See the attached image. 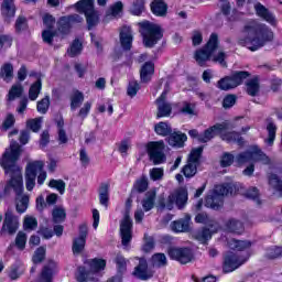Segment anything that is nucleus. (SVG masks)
I'll list each match as a JSON object with an SVG mask.
<instances>
[{
	"label": "nucleus",
	"mask_w": 282,
	"mask_h": 282,
	"mask_svg": "<svg viewBox=\"0 0 282 282\" xmlns=\"http://www.w3.org/2000/svg\"><path fill=\"white\" fill-rule=\"evenodd\" d=\"M55 269L56 263L54 261H51L47 264H45L36 282H53Z\"/></svg>",
	"instance_id": "obj_26"
},
{
	"label": "nucleus",
	"mask_w": 282,
	"mask_h": 282,
	"mask_svg": "<svg viewBox=\"0 0 282 282\" xmlns=\"http://www.w3.org/2000/svg\"><path fill=\"white\" fill-rule=\"evenodd\" d=\"M88 235V227L83 223V225L79 226V236L77 238H74L73 242V251L74 253H80L83 251L85 245H86V238Z\"/></svg>",
	"instance_id": "obj_18"
},
{
	"label": "nucleus",
	"mask_w": 282,
	"mask_h": 282,
	"mask_svg": "<svg viewBox=\"0 0 282 282\" xmlns=\"http://www.w3.org/2000/svg\"><path fill=\"white\" fill-rule=\"evenodd\" d=\"M167 89L162 91L161 96L156 99L158 102V118H162L164 116H170L172 110L171 102L166 100Z\"/></svg>",
	"instance_id": "obj_20"
},
{
	"label": "nucleus",
	"mask_w": 282,
	"mask_h": 282,
	"mask_svg": "<svg viewBox=\"0 0 282 282\" xmlns=\"http://www.w3.org/2000/svg\"><path fill=\"white\" fill-rule=\"evenodd\" d=\"M259 87V78H250L247 83V93L250 94V96H257Z\"/></svg>",
	"instance_id": "obj_43"
},
{
	"label": "nucleus",
	"mask_w": 282,
	"mask_h": 282,
	"mask_svg": "<svg viewBox=\"0 0 282 282\" xmlns=\"http://www.w3.org/2000/svg\"><path fill=\"white\" fill-rule=\"evenodd\" d=\"M237 186L235 184H223L215 186L210 191L205 199V206L212 208L213 210H219L224 206L225 195H234L236 193Z\"/></svg>",
	"instance_id": "obj_6"
},
{
	"label": "nucleus",
	"mask_w": 282,
	"mask_h": 282,
	"mask_svg": "<svg viewBox=\"0 0 282 282\" xmlns=\"http://www.w3.org/2000/svg\"><path fill=\"white\" fill-rule=\"evenodd\" d=\"M187 202L188 191L181 187L173 191V193H171V195L167 197L166 202H161V207L167 208V210H173L174 205H176L177 208L182 209L184 206H186Z\"/></svg>",
	"instance_id": "obj_9"
},
{
	"label": "nucleus",
	"mask_w": 282,
	"mask_h": 282,
	"mask_svg": "<svg viewBox=\"0 0 282 282\" xmlns=\"http://www.w3.org/2000/svg\"><path fill=\"white\" fill-rule=\"evenodd\" d=\"M133 34L130 26H123L120 33V44L124 51L132 48Z\"/></svg>",
	"instance_id": "obj_25"
},
{
	"label": "nucleus",
	"mask_w": 282,
	"mask_h": 282,
	"mask_svg": "<svg viewBox=\"0 0 282 282\" xmlns=\"http://www.w3.org/2000/svg\"><path fill=\"white\" fill-rule=\"evenodd\" d=\"M219 44V39L217 33H212L206 46L204 48H199L194 53V59L198 63V65H206L208 59H212L215 63H219L223 67H226V53L219 52L215 55V51H217Z\"/></svg>",
	"instance_id": "obj_4"
},
{
	"label": "nucleus",
	"mask_w": 282,
	"mask_h": 282,
	"mask_svg": "<svg viewBox=\"0 0 282 282\" xmlns=\"http://www.w3.org/2000/svg\"><path fill=\"white\" fill-rule=\"evenodd\" d=\"M50 188H55L61 195L66 191V183L64 180H51L48 183Z\"/></svg>",
	"instance_id": "obj_46"
},
{
	"label": "nucleus",
	"mask_w": 282,
	"mask_h": 282,
	"mask_svg": "<svg viewBox=\"0 0 282 282\" xmlns=\"http://www.w3.org/2000/svg\"><path fill=\"white\" fill-rule=\"evenodd\" d=\"M230 129H232V124H230V122H221L213 124V127L206 129L204 133H198L197 129H191L188 134L191 138H197L199 142H209V140L220 133L223 140H227V142H237L238 144H243V138H241L240 133L230 131Z\"/></svg>",
	"instance_id": "obj_3"
},
{
	"label": "nucleus",
	"mask_w": 282,
	"mask_h": 282,
	"mask_svg": "<svg viewBox=\"0 0 282 282\" xmlns=\"http://www.w3.org/2000/svg\"><path fill=\"white\" fill-rule=\"evenodd\" d=\"M50 104H51L50 96H45L44 98L37 101V105H36L37 111L40 113H46L50 109Z\"/></svg>",
	"instance_id": "obj_49"
},
{
	"label": "nucleus",
	"mask_w": 282,
	"mask_h": 282,
	"mask_svg": "<svg viewBox=\"0 0 282 282\" xmlns=\"http://www.w3.org/2000/svg\"><path fill=\"white\" fill-rule=\"evenodd\" d=\"M141 35L143 36V44L147 47L152 48L163 37L161 28L158 24L151 22H141Z\"/></svg>",
	"instance_id": "obj_8"
},
{
	"label": "nucleus",
	"mask_w": 282,
	"mask_h": 282,
	"mask_svg": "<svg viewBox=\"0 0 282 282\" xmlns=\"http://www.w3.org/2000/svg\"><path fill=\"white\" fill-rule=\"evenodd\" d=\"M13 66L12 64H3V66L0 69V76L3 78V80H11L13 78Z\"/></svg>",
	"instance_id": "obj_40"
},
{
	"label": "nucleus",
	"mask_w": 282,
	"mask_h": 282,
	"mask_svg": "<svg viewBox=\"0 0 282 282\" xmlns=\"http://www.w3.org/2000/svg\"><path fill=\"white\" fill-rule=\"evenodd\" d=\"M163 175H164V169L155 167V169H151L150 171L151 180H153L154 182H156L158 180H162Z\"/></svg>",
	"instance_id": "obj_64"
},
{
	"label": "nucleus",
	"mask_w": 282,
	"mask_h": 282,
	"mask_svg": "<svg viewBox=\"0 0 282 282\" xmlns=\"http://www.w3.org/2000/svg\"><path fill=\"white\" fill-rule=\"evenodd\" d=\"M21 155V145L19 142L11 141L10 149H6L0 162L6 173H9L11 176L10 182L6 186V191H9L12 187L18 197H17V210L18 213H25L30 203L28 195H23V176L21 167L17 165V161Z\"/></svg>",
	"instance_id": "obj_1"
},
{
	"label": "nucleus",
	"mask_w": 282,
	"mask_h": 282,
	"mask_svg": "<svg viewBox=\"0 0 282 282\" xmlns=\"http://www.w3.org/2000/svg\"><path fill=\"white\" fill-rule=\"evenodd\" d=\"M248 258H241L240 256H237L234 251H229L225 256V262L223 265V270L226 273H230L231 271H235L238 269V267H241L243 262H247Z\"/></svg>",
	"instance_id": "obj_16"
},
{
	"label": "nucleus",
	"mask_w": 282,
	"mask_h": 282,
	"mask_svg": "<svg viewBox=\"0 0 282 282\" xmlns=\"http://www.w3.org/2000/svg\"><path fill=\"white\" fill-rule=\"evenodd\" d=\"M147 149L150 160H152L154 164H163L166 162V155L164 153L165 144L163 140L148 142Z\"/></svg>",
	"instance_id": "obj_12"
},
{
	"label": "nucleus",
	"mask_w": 282,
	"mask_h": 282,
	"mask_svg": "<svg viewBox=\"0 0 282 282\" xmlns=\"http://www.w3.org/2000/svg\"><path fill=\"white\" fill-rule=\"evenodd\" d=\"M226 228L229 232H235L236 235H241L245 230L243 223L237 220V218H229L226 223Z\"/></svg>",
	"instance_id": "obj_29"
},
{
	"label": "nucleus",
	"mask_w": 282,
	"mask_h": 282,
	"mask_svg": "<svg viewBox=\"0 0 282 282\" xmlns=\"http://www.w3.org/2000/svg\"><path fill=\"white\" fill-rule=\"evenodd\" d=\"M12 46V37L10 35H0V52Z\"/></svg>",
	"instance_id": "obj_59"
},
{
	"label": "nucleus",
	"mask_w": 282,
	"mask_h": 282,
	"mask_svg": "<svg viewBox=\"0 0 282 282\" xmlns=\"http://www.w3.org/2000/svg\"><path fill=\"white\" fill-rule=\"evenodd\" d=\"M122 2H116L115 4H112V7H110V9H108L106 15L107 18H117L118 15H120V13H122Z\"/></svg>",
	"instance_id": "obj_47"
},
{
	"label": "nucleus",
	"mask_w": 282,
	"mask_h": 282,
	"mask_svg": "<svg viewBox=\"0 0 282 282\" xmlns=\"http://www.w3.org/2000/svg\"><path fill=\"white\" fill-rule=\"evenodd\" d=\"M133 220L128 213L120 223V235L123 247L128 248L132 240Z\"/></svg>",
	"instance_id": "obj_15"
},
{
	"label": "nucleus",
	"mask_w": 282,
	"mask_h": 282,
	"mask_svg": "<svg viewBox=\"0 0 282 282\" xmlns=\"http://www.w3.org/2000/svg\"><path fill=\"white\" fill-rule=\"evenodd\" d=\"M82 15L74 14V15H68L59 19V31L62 33H68V31L72 29V24L75 22H83Z\"/></svg>",
	"instance_id": "obj_24"
},
{
	"label": "nucleus",
	"mask_w": 282,
	"mask_h": 282,
	"mask_svg": "<svg viewBox=\"0 0 282 282\" xmlns=\"http://www.w3.org/2000/svg\"><path fill=\"white\" fill-rule=\"evenodd\" d=\"M151 9L154 15H166L167 13V4L164 0H154L151 3Z\"/></svg>",
	"instance_id": "obj_30"
},
{
	"label": "nucleus",
	"mask_w": 282,
	"mask_h": 282,
	"mask_svg": "<svg viewBox=\"0 0 282 282\" xmlns=\"http://www.w3.org/2000/svg\"><path fill=\"white\" fill-rule=\"evenodd\" d=\"M155 129V133H158V135H169L172 131V127L171 124H169L167 122H158L154 127Z\"/></svg>",
	"instance_id": "obj_41"
},
{
	"label": "nucleus",
	"mask_w": 282,
	"mask_h": 282,
	"mask_svg": "<svg viewBox=\"0 0 282 282\" xmlns=\"http://www.w3.org/2000/svg\"><path fill=\"white\" fill-rule=\"evenodd\" d=\"M254 10H256V13L259 18H261L262 20H264L265 22H268L272 26L276 25L275 15H273V13H271V11H269V9H267V7L261 4V2H257L254 4Z\"/></svg>",
	"instance_id": "obj_21"
},
{
	"label": "nucleus",
	"mask_w": 282,
	"mask_h": 282,
	"mask_svg": "<svg viewBox=\"0 0 282 282\" xmlns=\"http://www.w3.org/2000/svg\"><path fill=\"white\" fill-rule=\"evenodd\" d=\"M246 197H248V199H253L254 202H257V204H261V202L259 199V189L256 187L249 188L246 192Z\"/></svg>",
	"instance_id": "obj_63"
},
{
	"label": "nucleus",
	"mask_w": 282,
	"mask_h": 282,
	"mask_svg": "<svg viewBox=\"0 0 282 282\" xmlns=\"http://www.w3.org/2000/svg\"><path fill=\"white\" fill-rule=\"evenodd\" d=\"M55 35H56L55 29L45 28V30L42 33L43 42H45L46 44H53V39L55 37Z\"/></svg>",
	"instance_id": "obj_52"
},
{
	"label": "nucleus",
	"mask_w": 282,
	"mask_h": 282,
	"mask_svg": "<svg viewBox=\"0 0 282 282\" xmlns=\"http://www.w3.org/2000/svg\"><path fill=\"white\" fill-rule=\"evenodd\" d=\"M76 9L79 13H84L86 15L89 30L98 24L99 15L94 9V0H79V2L76 3Z\"/></svg>",
	"instance_id": "obj_10"
},
{
	"label": "nucleus",
	"mask_w": 282,
	"mask_h": 282,
	"mask_svg": "<svg viewBox=\"0 0 282 282\" xmlns=\"http://www.w3.org/2000/svg\"><path fill=\"white\" fill-rule=\"evenodd\" d=\"M1 11H2V15H6V18H14L15 15L14 0H3Z\"/></svg>",
	"instance_id": "obj_33"
},
{
	"label": "nucleus",
	"mask_w": 282,
	"mask_h": 282,
	"mask_svg": "<svg viewBox=\"0 0 282 282\" xmlns=\"http://www.w3.org/2000/svg\"><path fill=\"white\" fill-rule=\"evenodd\" d=\"M52 217L54 224H62V221H65L66 219V213L64 208L56 207L52 212Z\"/></svg>",
	"instance_id": "obj_44"
},
{
	"label": "nucleus",
	"mask_w": 282,
	"mask_h": 282,
	"mask_svg": "<svg viewBox=\"0 0 282 282\" xmlns=\"http://www.w3.org/2000/svg\"><path fill=\"white\" fill-rule=\"evenodd\" d=\"M21 94H23V85H21V83L12 85L8 94V100H14L15 98H19Z\"/></svg>",
	"instance_id": "obj_45"
},
{
	"label": "nucleus",
	"mask_w": 282,
	"mask_h": 282,
	"mask_svg": "<svg viewBox=\"0 0 282 282\" xmlns=\"http://www.w3.org/2000/svg\"><path fill=\"white\" fill-rule=\"evenodd\" d=\"M236 160L238 164H246L247 162L251 163L250 166L245 169V175H252V173H254V162H262L263 164H270L271 162L270 158H268L259 147H250L245 153H239Z\"/></svg>",
	"instance_id": "obj_5"
},
{
	"label": "nucleus",
	"mask_w": 282,
	"mask_h": 282,
	"mask_svg": "<svg viewBox=\"0 0 282 282\" xmlns=\"http://www.w3.org/2000/svg\"><path fill=\"white\" fill-rule=\"evenodd\" d=\"M149 186L147 177H141V180H137L133 185V189L138 193H144Z\"/></svg>",
	"instance_id": "obj_53"
},
{
	"label": "nucleus",
	"mask_w": 282,
	"mask_h": 282,
	"mask_svg": "<svg viewBox=\"0 0 282 282\" xmlns=\"http://www.w3.org/2000/svg\"><path fill=\"white\" fill-rule=\"evenodd\" d=\"M99 203L101 206L109 204V184H101L99 188Z\"/></svg>",
	"instance_id": "obj_38"
},
{
	"label": "nucleus",
	"mask_w": 282,
	"mask_h": 282,
	"mask_svg": "<svg viewBox=\"0 0 282 282\" xmlns=\"http://www.w3.org/2000/svg\"><path fill=\"white\" fill-rule=\"evenodd\" d=\"M187 135L186 133H182L181 131H174L169 134L167 142L171 147H184V142H186Z\"/></svg>",
	"instance_id": "obj_27"
},
{
	"label": "nucleus",
	"mask_w": 282,
	"mask_h": 282,
	"mask_svg": "<svg viewBox=\"0 0 282 282\" xmlns=\"http://www.w3.org/2000/svg\"><path fill=\"white\" fill-rule=\"evenodd\" d=\"M139 89H140V83H138V80L129 82V85L127 87V93L129 96L131 97L137 96Z\"/></svg>",
	"instance_id": "obj_57"
},
{
	"label": "nucleus",
	"mask_w": 282,
	"mask_h": 282,
	"mask_svg": "<svg viewBox=\"0 0 282 282\" xmlns=\"http://www.w3.org/2000/svg\"><path fill=\"white\" fill-rule=\"evenodd\" d=\"M87 264L89 265V271H87L86 267H78L76 273L77 282H87L88 280L98 282L95 276L100 275V271L107 267V260L104 258H94L93 260H88Z\"/></svg>",
	"instance_id": "obj_7"
},
{
	"label": "nucleus",
	"mask_w": 282,
	"mask_h": 282,
	"mask_svg": "<svg viewBox=\"0 0 282 282\" xmlns=\"http://www.w3.org/2000/svg\"><path fill=\"white\" fill-rule=\"evenodd\" d=\"M235 162V155L232 153H223V158L220 159V166H231Z\"/></svg>",
	"instance_id": "obj_56"
},
{
	"label": "nucleus",
	"mask_w": 282,
	"mask_h": 282,
	"mask_svg": "<svg viewBox=\"0 0 282 282\" xmlns=\"http://www.w3.org/2000/svg\"><path fill=\"white\" fill-rule=\"evenodd\" d=\"M42 167V164L30 162L25 169V186L26 191H33L36 186L37 170Z\"/></svg>",
	"instance_id": "obj_17"
},
{
	"label": "nucleus",
	"mask_w": 282,
	"mask_h": 282,
	"mask_svg": "<svg viewBox=\"0 0 282 282\" xmlns=\"http://www.w3.org/2000/svg\"><path fill=\"white\" fill-rule=\"evenodd\" d=\"M276 124L273 120H268L267 130H268V138L265 139L267 144L272 147L274 144L276 138Z\"/></svg>",
	"instance_id": "obj_34"
},
{
	"label": "nucleus",
	"mask_w": 282,
	"mask_h": 282,
	"mask_svg": "<svg viewBox=\"0 0 282 282\" xmlns=\"http://www.w3.org/2000/svg\"><path fill=\"white\" fill-rule=\"evenodd\" d=\"M19 228V218L14 217L11 210L6 213V218L3 223V230H7L10 235H14Z\"/></svg>",
	"instance_id": "obj_22"
},
{
	"label": "nucleus",
	"mask_w": 282,
	"mask_h": 282,
	"mask_svg": "<svg viewBox=\"0 0 282 282\" xmlns=\"http://www.w3.org/2000/svg\"><path fill=\"white\" fill-rule=\"evenodd\" d=\"M155 198H156L155 193L145 194V197L142 202L143 210H145V213H149L150 210H152V208H154Z\"/></svg>",
	"instance_id": "obj_37"
},
{
	"label": "nucleus",
	"mask_w": 282,
	"mask_h": 282,
	"mask_svg": "<svg viewBox=\"0 0 282 282\" xmlns=\"http://www.w3.org/2000/svg\"><path fill=\"white\" fill-rule=\"evenodd\" d=\"M153 267H165L167 264V258L165 253H154L151 258Z\"/></svg>",
	"instance_id": "obj_42"
},
{
	"label": "nucleus",
	"mask_w": 282,
	"mask_h": 282,
	"mask_svg": "<svg viewBox=\"0 0 282 282\" xmlns=\"http://www.w3.org/2000/svg\"><path fill=\"white\" fill-rule=\"evenodd\" d=\"M228 245L230 249H236L237 251L249 249V247H251L250 240H237L236 238L228 240Z\"/></svg>",
	"instance_id": "obj_35"
},
{
	"label": "nucleus",
	"mask_w": 282,
	"mask_h": 282,
	"mask_svg": "<svg viewBox=\"0 0 282 282\" xmlns=\"http://www.w3.org/2000/svg\"><path fill=\"white\" fill-rule=\"evenodd\" d=\"M84 100V93L79 89H74L70 94V109L73 111L76 110L78 107H80V105H83Z\"/></svg>",
	"instance_id": "obj_28"
},
{
	"label": "nucleus",
	"mask_w": 282,
	"mask_h": 282,
	"mask_svg": "<svg viewBox=\"0 0 282 282\" xmlns=\"http://www.w3.org/2000/svg\"><path fill=\"white\" fill-rule=\"evenodd\" d=\"M46 253L45 247H39L33 254V262H42Z\"/></svg>",
	"instance_id": "obj_61"
},
{
	"label": "nucleus",
	"mask_w": 282,
	"mask_h": 282,
	"mask_svg": "<svg viewBox=\"0 0 282 282\" xmlns=\"http://www.w3.org/2000/svg\"><path fill=\"white\" fill-rule=\"evenodd\" d=\"M192 217L191 215H185L184 218H178V220H173L171 228L173 232H188L191 228Z\"/></svg>",
	"instance_id": "obj_23"
},
{
	"label": "nucleus",
	"mask_w": 282,
	"mask_h": 282,
	"mask_svg": "<svg viewBox=\"0 0 282 282\" xmlns=\"http://www.w3.org/2000/svg\"><path fill=\"white\" fill-rule=\"evenodd\" d=\"M28 127L32 129V131H40L42 126V118H32L26 122Z\"/></svg>",
	"instance_id": "obj_60"
},
{
	"label": "nucleus",
	"mask_w": 282,
	"mask_h": 282,
	"mask_svg": "<svg viewBox=\"0 0 282 282\" xmlns=\"http://www.w3.org/2000/svg\"><path fill=\"white\" fill-rule=\"evenodd\" d=\"M153 74L154 64H152V62H145V64L141 68V80H143V83H148L149 80H151Z\"/></svg>",
	"instance_id": "obj_31"
},
{
	"label": "nucleus",
	"mask_w": 282,
	"mask_h": 282,
	"mask_svg": "<svg viewBox=\"0 0 282 282\" xmlns=\"http://www.w3.org/2000/svg\"><path fill=\"white\" fill-rule=\"evenodd\" d=\"M249 76V73L246 70H240L239 73H234L231 76H226L225 78H220L218 80V87L220 89H232L234 87H238L241 83Z\"/></svg>",
	"instance_id": "obj_13"
},
{
	"label": "nucleus",
	"mask_w": 282,
	"mask_h": 282,
	"mask_svg": "<svg viewBox=\"0 0 282 282\" xmlns=\"http://www.w3.org/2000/svg\"><path fill=\"white\" fill-rule=\"evenodd\" d=\"M245 36L241 37L240 44L249 48V51L256 52L263 48L265 44L273 42L274 33L268 24H263L257 20H251L245 25Z\"/></svg>",
	"instance_id": "obj_2"
},
{
	"label": "nucleus",
	"mask_w": 282,
	"mask_h": 282,
	"mask_svg": "<svg viewBox=\"0 0 282 282\" xmlns=\"http://www.w3.org/2000/svg\"><path fill=\"white\" fill-rule=\"evenodd\" d=\"M213 229H207V227H203V229H198L195 234V238L200 242H207L213 236Z\"/></svg>",
	"instance_id": "obj_39"
},
{
	"label": "nucleus",
	"mask_w": 282,
	"mask_h": 282,
	"mask_svg": "<svg viewBox=\"0 0 282 282\" xmlns=\"http://www.w3.org/2000/svg\"><path fill=\"white\" fill-rule=\"evenodd\" d=\"M133 274L137 275V278L140 280H149L150 278H153L154 271L149 269L145 258H141L139 260L138 267H135L133 271Z\"/></svg>",
	"instance_id": "obj_19"
},
{
	"label": "nucleus",
	"mask_w": 282,
	"mask_h": 282,
	"mask_svg": "<svg viewBox=\"0 0 282 282\" xmlns=\"http://www.w3.org/2000/svg\"><path fill=\"white\" fill-rule=\"evenodd\" d=\"M56 23L55 18H53V15H51L50 13H45V15H43V25L46 29H54Z\"/></svg>",
	"instance_id": "obj_62"
},
{
	"label": "nucleus",
	"mask_w": 282,
	"mask_h": 282,
	"mask_svg": "<svg viewBox=\"0 0 282 282\" xmlns=\"http://www.w3.org/2000/svg\"><path fill=\"white\" fill-rule=\"evenodd\" d=\"M115 262L117 264L119 275H121V278H122V273H124V271H127V260H126V258H123V256L118 254L115 259Z\"/></svg>",
	"instance_id": "obj_50"
},
{
	"label": "nucleus",
	"mask_w": 282,
	"mask_h": 282,
	"mask_svg": "<svg viewBox=\"0 0 282 282\" xmlns=\"http://www.w3.org/2000/svg\"><path fill=\"white\" fill-rule=\"evenodd\" d=\"M203 151V147H197V149H193L191 151L187 164H185V166L183 167V173L185 177H194V175H196L197 166L199 164Z\"/></svg>",
	"instance_id": "obj_11"
},
{
	"label": "nucleus",
	"mask_w": 282,
	"mask_h": 282,
	"mask_svg": "<svg viewBox=\"0 0 282 282\" xmlns=\"http://www.w3.org/2000/svg\"><path fill=\"white\" fill-rule=\"evenodd\" d=\"M35 163L41 164V167L36 171V175H37V184L42 186L45 180H47V173L46 171H44V162L35 161Z\"/></svg>",
	"instance_id": "obj_51"
},
{
	"label": "nucleus",
	"mask_w": 282,
	"mask_h": 282,
	"mask_svg": "<svg viewBox=\"0 0 282 282\" xmlns=\"http://www.w3.org/2000/svg\"><path fill=\"white\" fill-rule=\"evenodd\" d=\"M144 11V2L143 0H135L131 7V13L133 15H141Z\"/></svg>",
	"instance_id": "obj_54"
},
{
	"label": "nucleus",
	"mask_w": 282,
	"mask_h": 282,
	"mask_svg": "<svg viewBox=\"0 0 282 282\" xmlns=\"http://www.w3.org/2000/svg\"><path fill=\"white\" fill-rule=\"evenodd\" d=\"M37 218L25 217L24 218V230H35L37 228Z\"/></svg>",
	"instance_id": "obj_58"
},
{
	"label": "nucleus",
	"mask_w": 282,
	"mask_h": 282,
	"mask_svg": "<svg viewBox=\"0 0 282 282\" xmlns=\"http://www.w3.org/2000/svg\"><path fill=\"white\" fill-rule=\"evenodd\" d=\"M169 256L170 258H172L173 260H177L182 264L191 262L194 258V253L188 247H171L169 249Z\"/></svg>",
	"instance_id": "obj_14"
},
{
	"label": "nucleus",
	"mask_w": 282,
	"mask_h": 282,
	"mask_svg": "<svg viewBox=\"0 0 282 282\" xmlns=\"http://www.w3.org/2000/svg\"><path fill=\"white\" fill-rule=\"evenodd\" d=\"M42 80L37 78L35 83H33L29 89V98L30 100H36L42 91Z\"/></svg>",
	"instance_id": "obj_36"
},
{
	"label": "nucleus",
	"mask_w": 282,
	"mask_h": 282,
	"mask_svg": "<svg viewBox=\"0 0 282 282\" xmlns=\"http://www.w3.org/2000/svg\"><path fill=\"white\" fill-rule=\"evenodd\" d=\"M269 184L270 186H272L274 195H276L278 197H282V180L279 177V175H270Z\"/></svg>",
	"instance_id": "obj_32"
},
{
	"label": "nucleus",
	"mask_w": 282,
	"mask_h": 282,
	"mask_svg": "<svg viewBox=\"0 0 282 282\" xmlns=\"http://www.w3.org/2000/svg\"><path fill=\"white\" fill-rule=\"evenodd\" d=\"M83 51V44L79 42V40H75L72 43L70 48H68L67 53L70 57H76L77 55H80Z\"/></svg>",
	"instance_id": "obj_48"
},
{
	"label": "nucleus",
	"mask_w": 282,
	"mask_h": 282,
	"mask_svg": "<svg viewBox=\"0 0 282 282\" xmlns=\"http://www.w3.org/2000/svg\"><path fill=\"white\" fill-rule=\"evenodd\" d=\"M28 242V236L25 231H19L15 238V245L19 249H24Z\"/></svg>",
	"instance_id": "obj_55"
}]
</instances>
